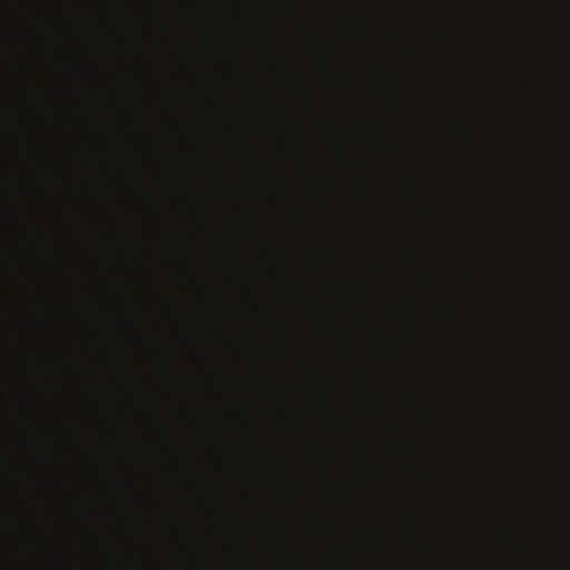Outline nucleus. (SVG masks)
Wrapping results in <instances>:
<instances>
[{
  "label": "nucleus",
  "instance_id": "obj_1",
  "mask_svg": "<svg viewBox=\"0 0 570 570\" xmlns=\"http://www.w3.org/2000/svg\"><path fill=\"white\" fill-rule=\"evenodd\" d=\"M27 108L28 111L35 116L37 114L36 106V82L33 72L28 75V83H27Z\"/></svg>",
  "mask_w": 570,
  "mask_h": 570
},
{
  "label": "nucleus",
  "instance_id": "obj_5",
  "mask_svg": "<svg viewBox=\"0 0 570 570\" xmlns=\"http://www.w3.org/2000/svg\"><path fill=\"white\" fill-rule=\"evenodd\" d=\"M26 435L28 438V442H30V441L33 442L35 441V433L29 428H26Z\"/></svg>",
  "mask_w": 570,
  "mask_h": 570
},
{
  "label": "nucleus",
  "instance_id": "obj_3",
  "mask_svg": "<svg viewBox=\"0 0 570 570\" xmlns=\"http://www.w3.org/2000/svg\"><path fill=\"white\" fill-rule=\"evenodd\" d=\"M28 570H36V561L33 553L28 556Z\"/></svg>",
  "mask_w": 570,
  "mask_h": 570
},
{
  "label": "nucleus",
  "instance_id": "obj_7",
  "mask_svg": "<svg viewBox=\"0 0 570 570\" xmlns=\"http://www.w3.org/2000/svg\"><path fill=\"white\" fill-rule=\"evenodd\" d=\"M29 294H30L32 297H35V291H33V289L29 288Z\"/></svg>",
  "mask_w": 570,
  "mask_h": 570
},
{
  "label": "nucleus",
  "instance_id": "obj_4",
  "mask_svg": "<svg viewBox=\"0 0 570 570\" xmlns=\"http://www.w3.org/2000/svg\"><path fill=\"white\" fill-rule=\"evenodd\" d=\"M27 148H28V159L31 161V163H35V153H33V148H31V145L29 142H27Z\"/></svg>",
  "mask_w": 570,
  "mask_h": 570
},
{
  "label": "nucleus",
  "instance_id": "obj_2",
  "mask_svg": "<svg viewBox=\"0 0 570 570\" xmlns=\"http://www.w3.org/2000/svg\"><path fill=\"white\" fill-rule=\"evenodd\" d=\"M24 226H26L28 239L33 245L35 244V232H36L35 226L31 225L30 223H28L26 219H24Z\"/></svg>",
  "mask_w": 570,
  "mask_h": 570
},
{
  "label": "nucleus",
  "instance_id": "obj_6",
  "mask_svg": "<svg viewBox=\"0 0 570 570\" xmlns=\"http://www.w3.org/2000/svg\"><path fill=\"white\" fill-rule=\"evenodd\" d=\"M28 513H29V515H30L32 519H35V509H33V507H32V505H29V507H28Z\"/></svg>",
  "mask_w": 570,
  "mask_h": 570
},
{
  "label": "nucleus",
  "instance_id": "obj_8",
  "mask_svg": "<svg viewBox=\"0 0 570 570\" xmlns=\"http://www.w3.org/2000/svg\"><path fill=\"white\" fill-rule=\"evenodd\" d=\"M29 382H30V384L35 385V380H33V377H29Z\"/></svg>",
  "mask_w": 570,
  "mask_h": 570
}]
</instances>
